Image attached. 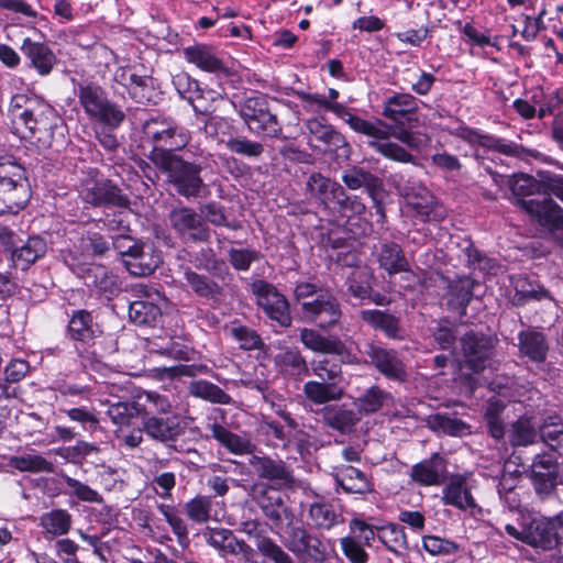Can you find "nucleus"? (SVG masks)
I'll return each mask as SVG.
<instances>
[{"instance_id":"obj_5","label":"nucleus","mask_w":563,"mask_h":563,"mask_svg":"<svg viewBox=\"0 0 563 563\" xmlns=\"http://www.w3.org/2000/svg\"><path fill=\"white\" fill-rule=\"evenodd\" d=\"M155 166L166 174L168 183L178 195L187 199L201 196L205 189V183L200 175L201 164L186 161L180 155H161L156 158Z\"/></svg>"},{"instance_id":"obj_44","label":"nucleus","mask_w":563,"mask_h":563,"mask_svg":"<svg viewBox=\"0 0 563 563\" xmlns=\"http://www.w3.org/2000/svg\"><path fill=\"white\" fill-rule=\"evenodd\" d=\"M173 84L179 96L191 103L197 113L206 114L209 109L200 106L198 102L205 98V91L199 88L198 81L190 78L187 74H177L173 78Z\"/></svg>"},{"instance_id":"obj_43","label":"nucleus","mask_w":563,"mask_h":563,"mask_svg":"<svg viewBox=\"0 0 563 563\" xmlns=\"http://www.w3.org/2000/svg\"><path fill=\"white\" fill-rule=\"evenodd\" d=\"M507 402L500 396L490 397L484 406V419L489 434L500 440L505 435L504 411Z\"/></svg>"},{"instance_id":"obj_36","label":"nucleus","mask_w":563,"mask_h":563,"mask_svg":"<svg viewBox=\"0 0 563 563\" xmlns=\"http://www.w3.org/2000/svg\"><path fill=\"white\" fill-rule=\"evenodd\" d=\"M243 526V531L255 538V545L264 556L274 563H294L292 559L276 542L261 533L258 522L247 521Z\"/></svg>"},{"instance_id":"obj_17","label":"nucleus","mask_w":563,"mask_h":563,"mask_svg":"<svg viewBox=\"0 0 563 563\" xmlns=\"http://www.w3.org/2000/svg\"><path fill=\"white\" fill-rule=\"evenodd\" d=\"M462 350L467 366L479 373L490 365L498 339L495 335L467 332L462 338Z\"/></svg>"},{"instance_id":"obj_56","label":"nucleus","mask_w":563,"mask_h":563,"mask_svg":"<svg viewBox=\"0 0 563 563\" xmlns=\"http://www.w3.org/2000/svg\"><path fill=\"white\" fill-rule=\"evenodd\" d=\"M537 435L531 419L521 417L511 424L508 438L512 446H527L536 442Z\"/></svg>"},{"instance_id":"obj_31","label":"nucleus","mask_w":563,"mask_h":563,"mask_svg":"<svg viewBox=\"0 0 563 563\" xmlns=\"http://www.w3.org/2000/svg\"><path fill=\"white\" fill-rule=\"evenodd\" d=\"M376 261L382 269L389 275L408 272L409 263L401 246L393 241L380 243L374 251Z\"/></svg>"},{"instance_id":"obj_57","label":"nucleus","mask_w":563,"mask_h":563,"mask_svg":"<svg viewBox=\"0 0 563 563\" xmlns=\"http://www.w3.org/2000/svg\"><path fill=\"white\" fill-rule=\"evenodd\" d=\"M88 118L108 128L117 129L124 121L125 113L120 106L108 99L99 109L88 115Z\"/></svg>"},{"instance_id":"obj_8","label":"nucleus","mask_w":563,"mask_h":563,"mask_svg":"<svg viewBox=\"0 0 563 563\" xmlns=\"http://www.w3.org/2000/svg\"><path fill=\"white\" fill-rule=\"evenodd\" d=\"M300 99L306 107L312 109L313 106L332 112L335 117L343 120L354 132L366 135L367 137H383L388 134L387 125L383 120L367 121L351 112V110L340 102H332L325 96L318 93L302 92Z\"/></svg>"},{"instance_id":"obj_12","label":"nucleus","mask_w":563,"mask_h":563,"mask_svg":"<svg viewBox=\"0 0 563 563\" xmlns=\"http://www.w3.org/2000/svg\"><path fill=\"white\" fill-rule=\"evenodd\" d=\"M563 538V510L553 517L533 518L525 527L523 542L543 551L553 550Z\"/></svg>"},{"instance_id":"obj_45","label":"nucleus","mask_w":563,"mask_h":563,"mask_svg":"<svg viewBox=\"0 0 563 563\" xmlns=\"http://www.w3.org/2000/svg\"><path fill=\"white\" fill-rule=\"evenodd\" d=\"M335 482L346 493L366 494L371 492V483L366 475L356 467L343 466L335 474Z\"/></svg>"},{"instance_id":"obj_51","label":"nucleus","mask_w":563,"mask_h":563,"mask_svg":"<svg viewBox=\"0 0 563 563\" xmlns=\"http://www.w3.org/2000/svg\"><path fill=\"white\" fill-rule=\"evenodd\" d=\"M123 263L130 274L134 276H147L152 274L159 264L158 256H152L144 252L140 245L137 252H134L129 258H124Z\"/></svg>"},{"instance_id":"obj_47","label":"nucleus","mask_w":563,"mask_h":563,"mask_svg":"<svg viewBox=\"0 0 563 563\" xmlns=\"http://www.w3.org/2000/svg\"><path fill=\"white\" fill-rule=\"evenodd\" d=\"M275 363L283 372L291 376L301 377L309 375V364L299 351L287 349L275 356Z\"/></svg>"},{"instance_id":"obj_4","label":"nucleus","mask_w":563,"mask_h":563,"mask_svg":"<svg viewBox=\"0 0 563 563\" xmlns=\"http://www.w3.org/2000/svg\"><path fill=\"white\" fill-rule=\"evenodd\" d=\"M145 137L153 144L148 159L156 165V158L161 155L176 156L174 152L185 148L191 133L188 129L178 125L169 118H151L143 125Z\"/></svg>"},{"instance_id":"obj_24","label":"nucleus","mask_w":563,"mask_h":563,"mask_svg":"<svg viewBox=\"0 0 563 563\" xmlns=\"http://www.w3.org/2000/svg\"><path fill=\"white\" fill-rule=\"evenodd\" d=\"M184 58L202 71L211 74H228L220 53L217 48L207 44H194L183 49Z\"/></svg>"},{"instance_id":"obj_63","label":"nucleus","mask_w":563,"mask_h":563,"mask_svg":"<svg viewBox=\"0 0 563 563\" xmlns=\"http://www.w3.org/2000/svg\"><path fill=\"white\" fill-rule=\"evenodd\" d=\"M477 283L470 278L463 277L450 285L451 302L459 308H466L473 298V290Z\"/></svg>"},{"instance_id":"obj_15","label":"nucleus","mask_w":563,"mask_h":563,"mask_svg":"<svg viewBox=\"0 0 563 563\" xmlns=\"http://www.w3.org/2000/svg\"><path fill=\"white\" fill-rule=\"evenodd\" d=\"M168 220L170 228L185 242H207L210 239V228L192 208H175L169 212Z\"/></svg>"},{"instance_id":"obj_26","label":"nucleus","mask_w":563,"mask_h":563,"mask_svg":"<svg viewBox=\"0 0 563 563\" xmlns=\"http://www.w3.org/2000/svg\"><path fill=\"white\" fill-rule=\"evenodd\" d=\"M367 355L376 369L388 379L405 380V365L395 350L371 344Z\"/></svg>"},{"instance_id":"obj_49","label":"nucleus","mask_w":563,"mask_h":563,"mask_svg":"<svg viewBox=\"0 0 563 563\" xmlns=\"http://www.w3.org/2000/svg\"><path fill=\"white\" fill-rule=\"evenodd\" d=\"M77 96L87 115H90L109 99L107 92L93 82L80 84Z\"/></svg>"},{"instance_id":"obj_54","label":"nucleus","mask_w":563,"mask_h":563,"mask_svg":"<svg viewBox=\"0 0 563 563\" xmlns=\"http://www.w3.org/2000/svg\"><path fill=\"white\" fill-rule=\"evenodd\" d=\"M484 148L494 150L500 154L519 158H526L528 156L539 158L541 156V153L536 150H527L515 142L493 135L487 136Z\"/></svg>"},{"instance_id":"obj_38","label":"nucleus","mask_w":563,"mask_h":563,"mask_svg":"<svg viewBox=\"0 0 563 563\" xmlns=\"http://www.w3.org/2000/svg\"><path fill=\"white\" fill-rule=\"evenodd\" d=\"M47 251L44 239L38 235L30 236L21 246H15L11 258L15 267L22 271L27 269L38 258L43 257Z\"/></svg>"},{"instance_id":"obj_28","label":"nucleus","mask_w":563,"mask_h":563,"mask_svg":"<svg viewBox=\"0 0 563 563\" xmlns=\"http://www.w3.org/2000/svg\"><path fill=\"white\" fill-rule=\"evenodd\" d=\"M207 428L211 433V438L218 441L230 453L250 456L255 454L256 445L246 434L234 433L218 422L209 423Z\"/></svg>"},{"instance_id":"obj_30","label":"nucleus","mask_w":563,"mask_h":563,"mask_svg":"<svg viewBox=\"0 0 563 563\" xmlns=\"http://www.w3.org/2000/svg\"><path fill=\"white\" fill-rule=\"evenodd\" d=\"M137 417L145 421L146 418L169 415L173 411L168 396L157 391L141 390L134 395Z\"/></svg>"},{"instance_id":"obj_22","label":"nucleus","mask_w":563,"mask_h":563,"mask_svg":"<svg viewBox=\"0 0 563 563\" xmlns=\"http://www.w3.org/2000/svg\"><path fill=\"white\" fill-rule=\"evenodd\" d=\"M300 341L308 349L317 353L332 354L342 362H352V354L343 341L334 335L324 336L313 329L300 330Z\"/></svg>"},{"instance_id":"obj_20","label":"nucleus","mask_w":563,"mask_h":563,"mask_svg":"<svg viewBox=\"0 0 563 563\" xmlns=\"http://www.w3.org/2000/svg\"><path fill=\"white\" fill-rule=\"evenodd\" d=\"M441 501L443 505L455 507L462 511H470L472 515L479 511L467 484V478L462 474L450 477L449 483L442 489Z\"/></svg>"},{"instance_id":"obj_7","label":"nucleus","mask_w":563,"mask_h":563,"mask_svg":"<svg viewBox=\"0 0 563 563\" xmlns=\"http://www.w3.org/2000/svg\"><path fill=\"white\" fill-rule=\"evenodd\" d=\"M232 103L247 130L255 136L276 139L282 134V125L263 97H247Z\"/></svg>"},{"instance_id":"obj_61","label":"nucleus","mask_w":563,"mask_h":563,"mask_svg":"<svg viewBox=\"0 0 563 563\" xmlns=\"http://www.w3.org/2000/svg\"><path fill=\"white\" fill-rule=\"evenodd\" d=\"M389 400H391L389 393L373 386L357 398L356 405L360 412L373 413L378 411Z\"/></svg>"},{"instance_id":"obj_10","label":"nucleus","mask_w":563,"mask_h":563,"mask_svg":"<svg viewBox=\"0 0 563 563\" xmlns=\"http://www.w3.org/2000/svg\"><path fill=\"white\" fill-rule=\"evenodd\" d=\"M385 124L387 125L388 134L383 137H371L369 145L389 159L400 163H411L413 161V156L408 151L397 143L388 141L389 136H394L409 148L417 151L423 148L428 143V139L421 133L409 131L404 126L390 128L387 123Z\"/></svg>"},{"instance_id":"obj_52","label":"nucleus","mask_w":563,"mask_h":563,"mask_svg":"<svg viewBox=\"0 0 563 563\" xmlns=\"http://www.w3.org/2000/svg\"><path fill=\"white\" fill-rule=\"evenodd\" d=\"M377 538L389 551L396 554L408 548L404 528L396 523L377 527Z\"/></svg>"},{"instance_id":"obj_29","label":"nucleus","mask_w":563,"mask_h":563,"mask_svg":"<svg viewBox=\"0 0 563 563\" xmlns=\"http://www.w3.org/2000/svg\"><path fill=\"white\" fill-rule=\"evenodd\" d=\"M518 349L520 357L540 364L547 360L549 344L542 332L529 328L518 333Z\"/></svg>"},{"instance_id":"obj_39","label":"nucleus","mask_w":563,"mask_h":563,"mask_svg":"<svg viewBox=\"0 0 563 563\" xmlns=\"http://www.w3.org/2000/svg\"><path fill=\"white\" fill-rule=\"evenodd\" d=\"M511 286L515 290L512 296V303L516 306H523L532 300L539 301L544 298L551 299V296L545 288H543L538 282L532 280L527 276H512Z\"/></svg>"},{"instance_id":"obj_42","label":"nucleus","mask_w":563,"mask_h":563,"mask_svg":"<svg viewBox=\"0 0 563 563\" xmlns=\"http://www.w3.org/2000/svg\"><path fill=\"white\" fill-rule=\"evenodd\" d=\"M309 134L321 142L328 150L336 151L347 146L345 137L332 125L322 122L319 119H310L306 123Z\"/></svg>"},{"instance_id":"obj_40","label":"nucleus","mask_w":563,"mask_h":563,"mask_svg":"<svg viewBox=\"0 0 563 563\" xmlns=\"http://www.w3.org/2000/svg\"><path fill=\"white\" fill-rule=\"evenodd\" d=\"M418 110V101L410 93H395L384 101L383 115L397 122L406 118L410 120Z\"/></svg>"},{"instance_id":"obj_60","label":"nucleus","mask_w":563,"mask_h":563,"mask_svg":"<svg viewBox=\"0 0 563 563\" xmlns=\"http://www.w3.org/2000/svg\"><path fill=\"white\" fill-rule=\"evenodd\" d=\"M107 416L113 424L120 428L130 426L134 418H139L134 396L131 401L110 402Z\"/></svg>"},{"instance_id":"obj_33","label":"nucleus","mask_w":563,"mask_h":563,"mask_svg":"<svg viewBox=\"0 0 563 563\" xmlns=\"http://www.w3.org/2000/svg\"><path fill=\"white\" fill-rule=\"evenodd\" d=\"M345 225H353L366 211V206L363 203L358 196H349L344 188H341V194L336 195L335 199L331 201L328 207Z\"/></svg>"},{"instance_id":"obj_32","label":"nucleus","mask_w":563,"mask_h":563,"mask_svg":"<svg viewBox=\"0 0 563 563\" xmlns=\"http://www.w3.org/2000/svg\"><path fill=\"white\" fill-rule=\"evenodd\" d=\"M363 322L375 331H380L388 339L399 340L402 338L400 319L385 310L365 309L360 312Z\"/></svg>"},{"instance_id":"obj_6","label":"nucleus","mask_w":563,"mask_h":563,"mask_svg":"<svg viewBox=\"0 0 563 563\" xmlns=\"http://www.w3.org/2000/svg\"><path fill=\"white\" fill-rule=\"evenodd\" d=\"M24 167L12 158L0 161V214L18 213L29 201Z\"/></svg>"},{"instance_id":"obj_27","label":"nucleus","mask_w":563,"mask_h":563,"mask_svg":"<svg viewBox=\"0 0 563 563\" xmlns=\"http://www.w3.org/2000/svg\"><path fill=\"white\" fill-rule=\"evenodd\" d=\"M143 431L151 438L161 442H174L183 434L184 428L179 417L173 411L169 415L146 418L143 421Z\"/></svg>"},{"instance_id":"obj_55","label":"nucleus","mask_w":563,"mask_h":563,"mask_svg":"<svg viewBox=\"0 0 563 563\" xmlns=\"http://www.w3.org/2000/svg\"><path fill=\"white\" fill-rule=\"evenodd\" d=\"M429 426L437 432L452 437H463L470 433V427L464 421L443 413L431 416L429 418Z\"/></svg>"},{"instance_id":"obj_35","label":"nucleus","mask_w":563,"mask_h":563,"mask_svg":"<svg viewBox=\"0 0 563 563\" xmlns=\"http://www.w3.org/2000/svg\"><path fill=\"white\" fill-rule=\"evenodd\" d=\"M73 525V517L66 509H52L38 518V526L42 529L44 539L53 540L69 532Z\"/></svg>"},{"instance_id":"obj_46","label":"nucleus","mask_w":563,"mask_h":563,"mask_svg":"<svg viewBox=\"0 0 563 563\" xmlns=\"http://www.w3.org/2000/svg\"><path fill=\"white\" fill-rule=\"evenodd\" d=\"M9 466L20 472L29 473H52L54 471L53 463L34 450L24 452L21 455L11 456Z\"/></svg>"},{"instance_id":"obj_41","label":"nucleus","mask_w":563,"mask_h":563,"mask_svg":"<svg viewBox=\"0 0 563 563\" xmlns=\"http://www.w3.org/2000/svg\"><path fill=\"white\" fill-rule=\"evenodd\" d=\"M342 186L319 173H313L307 180V190L311 197L318 199L325 208L331 205L336 195L341 194Z\"/></svg>"},{"instance_id":"obj_48","label":"nucleus","mask_w":563,"mask_h":563,"mask_svg":"<svg viewBox=\"0 0 563 563\" xmlns=\"http://www.w3.org/2000/svg\"><path fill=\"white\" fill-rule=\"evenodd\" d=\"M188 390L191 396L213 404L228 405L231 402V397L222 388L205 379L191 382Z\"/></svg>"},{"instance_id":"obj_11","label":"nucleus","mask_w":563,"mask_h":563,"mask_svg":"<svg viewBox=\"0 0 563 563\" xmlns=\"http://www.w3.org/2000/svg\"><path fill=\"white\" fill-rule=\"evenodd\" d=\"M98 325L93 322L92 314L87 310H76L73 312L66 335L75 342V349L81 360V364L97 367L99 361L93 351H90L97 336Z\"/></svg>"},{"instance_id":"obj_21","label":"nucleus","mask_w":563,"mask_h":563,"mask_svg":"<svg viewBox=\"0 0 563 563\" xmlns=\"http://www.w3.org/2000/svg\"><path fill=\"white\" fill-rule=\"evenodd\" d=\"M187 518L197 525L209 521L220 522L225 516L223 501L216 500L211 496L197 495L184 505Z\"/></svg>"},{"instance_id":"obj_25","label":"nucleus","mask_w":563,"mask_h":563,"mask_svg":"<svg viewBox=\"0 0 563 563\" xmlns=\"http://www.w3.org/2000/svg\"><path fill=\"white\" fill-rule=\"evenodd\" d=\"M446 475V459L439 453H434L429 459L415 464L410 472L411 479L422 486L441 485Z\"/></svg>"},{"instance_id":"obj_62","label":"nucleus","mask_w":563,"mask_h":563,"mask_svg":"<svg viewBox=\"0 0 563 563\" xmlns=\"http://www.w3.org/2000/svg\"><path fill=\"white\" fill-rule=\"evenodd\" d=\"M184 277L187 282V285L199 297L212 298L219 291V286L217 283L212 282L205 275H200L194 272L190 267H186L184 269Z\"/></svg>"},{"instance_id":"obj_1","label":"nucleus","mask_w":563,"mask_h":563,"mask_svg":"<svg viewBox=\"0 0 563 563\" xmlns=\"http://www.w3.org/2000/svg\"><path fill=\"white\" fill-rule=\"evenodd\" d=\"M9 114L16 130L24 129L23 137L38 141L51 137L62 121L55 109L32 91L12 96Z\"/></svg>"},{"instance_id":"obj_19","label":"nucleus","mask_w":563,"mask_h":563,"mask_svg":"<svg viewBox=\"0 0 563 563\" xmlns=\"http://www.w3.org/2000/svg\"><path fill=\"white\" fill-rule=\"evenodd\" d=\"M560 466L550 453L537 454L530 465V479L539 496H549L559 482Z\"/></svg>"},{"instance_id":"obj_64","label":"nucleus","mask_w":563,"mask_h":563,"mask_svg":"<svg viewBox=\"0 0 563 563\" xmlns=\"http://www.w3.org/2000/svg\"><path fill=\"white\" fill-rule=\"evenodd\" d=\"M507 185L517 197H530L540 194V177L536 179L527 174H518L510 177Z\"/></svg>"},{"instance_id":"obj_53","label":"nucleus","mask_w":563,"mask_h":563,"mask_svg":"<svg viewBox=\"0 0 563 563\" xmlns=\"http://www.w3.org/2000/svg\"><path fill=\"white\" fill-rule=\"evenodd\" d=\"M544 444L554 451L563 450V421L558 416L548 417L539 428Z\"/></svg>"},{"instance_id":"obj_18","label":"nucleus","mask_w":563,"mask_h":563,"mask_svg":"<svg viewBox=\"0 0 563 563\" xmlns=\"http://www.w3.org/2000/svg\"><path fill=\"white\" fill-rule=\"evenodd\" d=\"M301 312L306 320L321 329L335 325L342 314L338 299L329 290L319 294L310 301H303Z\"/></svg>"},{"instance_id":"obj_23","label":"nucleus","mask_w":563,"mask_h":563,"mask_svg":"<svg viewBox=\"0 0 563 563\" xmlns=\"http://www.w3.org/2000/svg\"><path fill=\"white\" fill-rule=\"evenodd\" d=\"M341 180L350 190L364 188L375 202L377 213L382 218L385 217L383 206L376 199L377 194L383 189V181L379 177L363 167L352 166L343 172Z\"/></svg>"},{"instance_id":"obj_2","label":"nucleus","mask_w":563,"mask_h":563,"mask_svg":"<svg viewBox=\"0 0 563 563\" xmlns=\"http://www.w3.org/2000/svg\"><path fill=\"white\" fill-rule=\"evenodd\" d=\"M330 355L316 357L309 363V375H313L318 379L306 382L302 391L306 398L314 405L338 401L345 394L342 385L344 378L341 363L343 362H335Z\"/></svg>"},{"instance_id":"obj_34","label":"nucleus","mask_w":563,"mask_h":563,"mask_svg":"<svg viewBox=\"0 0 563 563\" xmlns=\"http://www.w3.org/2000/svg\"><path fill=\"white\" fill-rule=\"evenodd\" d=\"M21 52L31 60L41 76L48 75L56 63V57L47 45L32 41L30 37L23 40Z\"/></svg>"},{"instance_id":"obj_13","label":"nucleus","mask_w":563,"mask_h":563,"mask_svg":"<svg viewBox=\"0 0 563 563\" xmlns=\"http://www.w3.org/2000/svg\"><path fill=\"white\" fill-rule=\"evenodd\" d=\"M249 465L254 475L260 479L266 481L274 488L290 487L295 483L290 465L280 457H272L258 451L249 457Z\"/></svg>"},{"instance_id":"obj_14","label":"nucleus","mask_w":563,"mask_h":563,"mask_svg":"<svg viewBox=\"0 0 563 563\" xmlns=\"http://www.w3.org/2000/svg\"><path fill=\"white\" fill-rule=\"evenodd\" d=\"M402 196L415 216L422 222H440L445 216V209L438 203L431 191L420 183L409 181L402 189Z\"/></svg>"},{"instance_id":"obj_16","label":"nucleus","mask_w":563,"mask_h":563,"mask_svg":"<svg viewBox=\"0 0 563 563\" xmlns=\"http://www.w3.org/2000/svg\"><path fill=\"white\" fill-rule=\"evenodd\" d=\"M252 291L256 296L257 305L271 320L276 321L280 327L290 325L288 301L274 285L265 280H255L252 284Z\"/></svg>"},{"instance_id":"obj_50","label":"nucleus","mask_w":563,"mask_h":563,"mask_svg":"<svg viewBox=\"0 0 563 563\" xmlns=\"http://www.w3.org/2000/svg\"><path fill=\"white\" fill-rule=\"evenodd\" d=\"M260 506L264 515L276 526H280L291 518L290 510L278 493L263 496Z\"/></svg>"},{"instance_id":"obj_37","label":"nucleus","mask_w":563,"mask_h":563,"mask_svg":"<svg viewBox=\"0 0 563 563\" xmlns=\"http://www.w3.org/2000/svg\"><path fill=\"white\" fill-rule=\"evenodd\" d=\"M324 423L341 433L350 432L360 421V416L346 405H330L321 410Z\"/></svg>"},{"instance_id":"obj_3","label":"nucleus","mask_w":563,"mask_h":563,"mask_svg":"<svg viewBox=\"0 0 563 563\" xmlns=\"http://www.w3.org/2000/svg\"><path fill=\"white\" fill-rule=\"evenodd\" d=\"M540 194L543 196L521 200V207L540 225L549 230L563 228V209L550 197L563 202V176L551 172H540Z\"/></svg>"},{"instance_id":"obj_9","label":"nucleus","mask_w":563,"mask_h":563,"mask_svg":"<svg viewBox=\"0 0 563 563\" xmlns=\"http://www.w3.org/2000/svg\"><path fill=\"white\" fill-rule=\"evenodd\" d=\"M81 173L78 194L82 201L93 207L128 206L129 200L121 194L120 188L110 180L99 177V172L96 168H88Z\"/></svg>"},{"instance_id":"obj_58","label":"nucleus","mask_w":563,"mask_h":563,"mask_svg":"<svg viewBox=\"0 0 563 563\" xmlns=\"http://www.w3.org/2000/svg\"><path fill=\"white\" fill-rule=\"evenodd\" d=\"M129 317L135 324H153L161 317V308L147 300H135L130 303Z\"/></svg>"},{"instance_id":"obj_59","label":"nucleus","mask_w":563,"mask_h":563,"mask_svg":"<svg viewBox=\"0 0 563 563\" xmlns=\"http://www.w3.org/2000/svg\"><path fill=\"white\" fill-rule=\"evenodd\" d=\"M309 517L318 528L331 529L339 523L340 515L333 505L324 501H316L310 505Z\"/></svg>"}]
</instances>
